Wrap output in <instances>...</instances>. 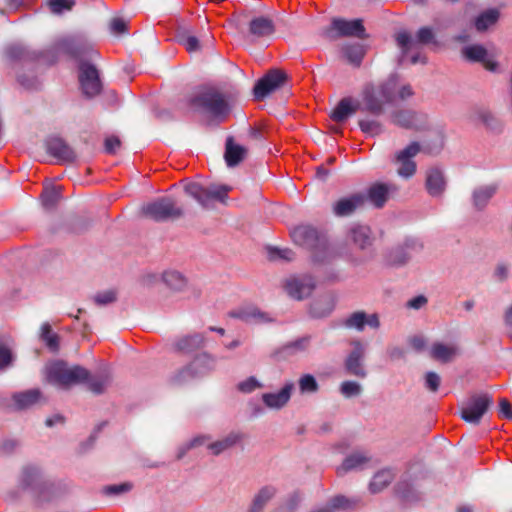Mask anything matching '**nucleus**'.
<instances>
[{"label":"nucleus","mask_w":512,"mask_h":512,"mask_svg":"<svg viewBox=\"0 0 512 512\" xmlns=\"http://www.w3.org/2000/svg\"><path fill=\"white\" fill-rule=\"evenodd\" d=\"M104 146L107 153L115 154L121 146V141L116 136H110L105 139Z\"/></svg>","instance_id":"obj_63"},{"label":"nucleus","mask_w":512,"mask_h":512,"mask_svg":"<svg viewBox=\"0 0 512 512\" xmlns=\"http://www.w3.org/2000/svg\"><path fill=\"white\" fill-rule=\"evenodd\" d=\"M89 378V371L79 365L68 367L63 361H56L47 368V379L50 383L68 388L83 383Z\"/></svg>","instance_id":"obj_5"},{"label":"nucleus","mask_w":512,"mask_h":512,"mask_svg":"<svg viewBox=\"0 0 512 512\" xmlns=\"http://www.w3.org/2000/svg\"><path fill=\"white\" fill-rule=\"evenodd\" d=\"M499 18V12L497 9H489L481 13L476 21L475 27L478 31H485L488 27L493 25Z\"/></svg>","instance_id":"obj_43"},{"label":"nucleus","mask_w":512,"mask_h":512,"mask_svg":"<svg viewBox=\"0 0 512 512\" xmlns=\"http://www.w3.org/2000/svg\"><path fill=\"white\" fill-rule=\"evenodd\" d=\"M294 389L293 382H287L280 391L276 393H265L262 395L264 404L272 409H280L284 407L290 400L292 391Z\"/></svg>","instance_id":"obj_24"},{"label":"nucleus","mask_w":512,"mask_h":512,"mask_svg":"<svg viewBox=\"0 0 512 512\" xmlns=\"http://www.w3.org/2000/svg\"><path fill=\"white\" fill-rule=\"evenodd\" d=\"M205 344V337L200 333H195L191 335H185L177 339L173 347L176 351L189 354L200 348H202Z\"/></svg>","instance_id":"obj_27"},{"label":"nucleus","mask_w":512,"mask_h":512,"mask_svg":"<svg viewBox=\"0 0 512 512\" xmlns=\"http://www.w3.org/2000/svg\"><path fill=\"white\" fill-rule=\"evenodd\" d=\"M84 382L87 383V387L90 392L96 395H100L103 394L107 387L110 385L111 377L108 373L95 376H91L89 373V378Z\"/></svg>","instance_id":"obj_37"},{"label":"nucleus","mask_w":512,"mask_h":512,"mask_svg":"<svg viewBox=\"0 0 512 512\" xmlns=\"http://www.w3.org/2000/svg\"><path fill=\"white\" fill-rule=\"evenodd\" d=\"M314 288L315 282L311 276L293 277L288 279L285 284L288 295L296 300L310 296Z\"/></svg>","instance_id":"obj_16"},{"label":"nucleus","mask_w":512,"mask_h":512,"mask_svg":"<svg viewBox=\"0 0 512 512\" xmlns=\"http://www.w3.org/2000/svg\"><path fill=\"white\" fill-rule=\"evenodd\" d=\"M140 212L146 220L156 222L176 221L184 214L183 208L171 196L159 197L143 204Z\"/></svg>","instance_id":"obj_3"},{"label":"nucleus","mask_w":512,"mask_h":512,"mask_svg":"<svg viewBox=\"0 0 512 512\" xmlns=\"http://www.w3.org/2000/svg\"><path fill=\"white\" fill-rule=\"evenodd\" d=\"M359 109V103L352 99H342L334 108L331 118L336 122H343Z\"/></svg>","instance_id":"obj_30"},{"label":"nucleus","mask_w":512,"mask_h":512,"mask_svg":"<svg viewBox=\"0 0 512 512\" xmlns=\"http://www.w3.org/2000/svg\"><path fill=\"white\" fill-rule=\"evenodd\" d=\"M131 489H132L131 483H121V484H116V485L105 486L103 488V492L106 495H119L122 493H126V492L130 491Z\"/></svg>","instance_id":"obj_60"},{"label":"nucleus","mask_w":512,"mask_h":512,"mask_svg":"<svg viewBox=\"0 0 512 512\" xmlns=\"http://www.w3.org/2000/svg\"><path fill=\"white\" fill-rule=\"evenodd\" d=\"M350 235L353 243L362 250L370 247L374 241L370 226H354Z\"/></svg>","instance_id":"obj_32"},{"label":"nucleus","mask_w":512,"mask_h":512,"mask_svg":"<svg viewBox=\"0 0 512 512\" xmlns=\"http://www.w3.org/2000/svg\"><path fill=\"white\" fill-rule=\"evenodd\" d=\"M299 387L303 393H313L318 390V383L314 376L311 374H305L299 379Z\"/></svg>","instance_id":"obj_52"},{"label":"nucleus","mask_w":512,"mask_h":512,"mask_svg":"<svg viewBox=\"0 0 512 512\" xmlns=\"http://www.w3.org/2000/svg\"><path fill=\"white\" fill-rule=\"evenodd\" d=\"M397 76H391L385 83L375 87L366 85L362 92L363 110L379 116L384 111V105L395 101L393 90L396 88Z\"/></svg>","instance_id":"obj_2"},{"label":"nucleus","mask_w":512,"mask_h":512,"mask_svg":"<svg viewBox=\"0 0 512 512\" xmlns=\"http://www.w3.org/2000/svg\"><path fill=\"white\" fill-rule=\"evenodd\" d=\"M344 53H345L347 60L351 64L358 66V65H360V63L363 59L365 50L362 45L353 44V45L346 46L344 48Z\"/></svg>","instance_id":"obj_47"},{"label":"nucleus","mask_w":512,"mask_h":512,"mask_svg":"<svg viewBox=\"0 0 512 512\" xmlns=\"http://www.w3.org/2000/svg\"><path fill=\"white\" fill-rule=\"evenodd\" d=\"M41 339L45 342L46 346L53 352L59 349V336L52 332L49 323H44L41 326Z\"/></svg>","instance_id":"obj_44"},{"label":"nucleus","mask_w":512,"mask_h":512,"mask_svg":"<svg viewBox=\"0 0 512 512\" xmlns=\"http://www.w3.org/2000/svg\"><path fill=\"white\" fill-rule=\"evenodd\" d=\"M310 345V337L304 336L301 338H298L294 341H290L286 344H284L282 347H280L276 354L281 357H289L296 355L298 353L304 352L307 350V348Z\"/></svg>","instance_id":"obj_33"},{"label":"nucleus","mask_w":512,"mask_h":512,"mask_svg":"<svg viewBox=\"0 0 512 512\" xmlns=\"http://www.w3.org/2000/svg\"><path fill=\"white\" fill-rule=\"evenodd\" d=\"M359 127L362 130V132L369 135H377L382 132L381 123L375 119H360Z\"/></svg>","instance_id":"obj_50"},{"label":"nucleus","mask_w":512,"mask_h":512,"mask_svg":"<svg viewBox=\"0 0 512 512\" xmlns=\"http://www.w3.org/2000/svg\"><path fill=\"white\" fill-rule=\"evenodd\" d=\"M340 391L344 397L351 398L360 395L362 388L355 381H344L341 384Z\"/></svg>","instance_id":"obj_53"},{"label":"nucleus","mask_w":512,"mask_h":512,"mask_svg":"<svg viewBox=\"0 0 512 512\" xmlns=\"http://www.w3.org/2000/svg\"><path fill=\"white\" fill-rule=\"evenodd\" d=\"M393 186L386 183H374L364 192L366 203L370 202L374 207L381 208L388 200V196Z\"/></svg>","instance_id":"obj_23"},{"label":"nucleus","mask_w":512,"mask_h":512,"mask_svg":"<svg viewBox=\"0 0 512 512\" xmlns=\"http://www.w3.org/2000/svg\"><path fill=\"white\" fill-rule=\"evenodd\" d=\"M242 439V434L238 432H231L223 439L210 443L208 449L213 455L218 456L222 452L232 448Z\"/></svg>","instance_id":"obj_34"},{"label":"nucleus","mask_w":512,"mask_h":512,"mask_svg":"<svg viewBox=\"0 0 512 512\" xmlns=\"http://www.w3.org/2000/svg\"><path fill=\"white\" fill-rule=\"evenodd\" d=\"M289 233L296 245L309 250L320 249L325 246V239L319 234L315 226H293Z\"/></svg>","instance_id":"obj_8"},{"label":"nucleus","mask_w":512,"mask_h":512,"mask_svg":"<svg viewBox=\"0 0 512 512\" xmlns=\"http://www.w3.org/2000/svg\"><path fill=\"white\" fill-rule=\"evenodd\" d=\"M499 189L498 183H489L476 187L472 192V204L478 209H484Z\"/></svg>","instance_id":"obj_25"},{"label":"nucleus","mask_w":512,"mask_h":512,"mask_svg":"<svg viewBox=\"0 0 512 512\" xmlns=\"http://www.w3.org/2000/svg\"><path fill=\"white\" fill-rule=\"evenodd\" d=\"M46 146L47 152L59 162H73L76 159L74 150L61 138L48 140Z\"/></svg>","instance_id":"obj_22"},{"label":"nucleus","mask_w":512,"mask_h":512,"mask_svg":"<svg viewBox=\"0 0 512 512\" xmlns=\"http://www.w3.org/2000/svg\"><path fill=\"white\" fill-rule=\"evenodd\" d=\"M354 506V502L348 499L345 496L338 495L331 499L328 509H331L332 512L336 509H350Z\"/></svg>","instance_id":"obj_57"},{"label":"nucleus","mask_w":512,"mask_h":512,"mask_svg":"<svg viewBox=\"0 0 512 512\" xmlns=\"http://www.w3.org/2000/svg\"><path fill=\"white\" fill-rule=\"evenodd\" d=\"M463 57L471 62H480L489 71L497 70V62L495 61L498 53L495 48L487 49L482 45L474 44L463 47Z\"/></svg>","instance_id":"obj_10"},{"label":"nucleus","mask_w":512,"mask_h":512,"mask_svg":"<svg viewBox=\"0 0 512 512\" xmlns=\"http://www.w3.org/2000/svg\"><path fill=\"white\" fill-rule=\"evenodd\" d=\"M368 460L369 459L362 453H353L344 459L341 467L339 468V471L347 472L358 468Z\"/></svg>","instance_id":"obj_45"},{"label":"nucleus","mask_w":512,"mask_h":512,"mask_svg":"<svg viewBox=\"0 0 512 512\" xmlns=\"http://www.w3.org/2000/svg\"><path fill=\"white\" fill-rule=\"evenodd\" d=\"M79 82L83 93L87 97H94L100 93L102 85L97 69L87 63L79 64Z\"/></svg>","instance_id":"obj_11"},{"label":"nucleus","mask_w":512,"mask_h":512,"mask_svg":"<svg viewBox=\"0 0 512 512\" xmlns=\"http://www.w3.org/2000/svg\"><path fill=\"white\" fill-rule=\"evenodd\" d=\"M191 108L208 117L223 120L230 112L226 97L216 89H207L190 100Z\"/></svg>","instance_id":"obj_1"},{"label":"nucleus","mask_w":512,"mask_h":512,"mask_svg":"<svg viewBox=\"0 0 512 512\" xmlns=\"http://www.w3.org/2000/svg\"><path fill=\"white\" fill-rule=\"evenodd\" d=\"M352 345L353 350L346 358L345 368L349 374L364 378L367 375V372L362 364L365 356V348L360 341H354Z\"/></svg>","instance_id":"obj_19"},{"label":"nucleus","mask_w":512,"mask_h":512,"mask_svg":"<svg viewBox=\"0 0 512 512\" xmlns=\"http://www.w3.org/2000/svg\"><path fill=\"white\" fill-rule=\"evenodd\" d=\"M421 151V146L418 142H412L404 149L396 154V159H411Z\"/></svg>","instance_id":"obj_58"},{"label":"nucleus","mask_w":512,"mask_h":512,"mask_svg":"<svg viewBox=\"0 0 512 512\" xmlns=\"http://www.w3.org/2000/svg\"><path fill=\"white\" fill-rule=\"evenodd\" d=\"M394 477L395 475L391 469H383L377 472L370 482V491L372 493L381 492L393 481Z\"/></svg>","instance_id":"obj_38"},{"label":"nucleus","mask_w":512,"mask_h":512,"mask_svg":"<svg viewBox=\"0 0 512 512\" xmlns=\"http://www.w3.org/2000/svg\"><path fill=\"white\" fill-rule=\"evenodd\" d=\"M445 144V134L443 130H437L432 137L424 141L422 150L429 154H438Z\"/></svg>","instance_id":"obj_40"},{"label":"nucleus","mask_w":512,"mask_h":512,"mask_svg":"<svg viewBox=\"0 0 512 512\" xmlns=\"http://www.w3.org/2000/svg\"><path fill=\"white\" fill-rule=\"evenodd\" d=\"M274 31V23L268 17H255L249 23V34L254 39L269 37Z\"/></svg>","instance_id":"obj_28"},{"label":"nucleus","mask_w":512,"mask_h":512,"mask_svg":"<svg viewBox=\"0 0 512 512\" xmlns=\"http://www.w3.org/2000/svg\"><path fill=\"white\" fill-rule=\"evenodd\" d=\"M178 40L189 53L198 52L201 48L198 38L188 31L179 32Z\"/></svg>","instance_id":"obj_46"},{"label":"nucleus","mask_w":512,"mask_h":512,"mask_svg":"<svg viewBox=\"0 0 512 512\" xmlns=\"http://www.w3.org/2000/svg\"><path fill=\"white\" fill-rule=\"evenodd\" d=\"M277 488L272 485L262 487L254 496L249 512H262L266 504L276 495Z\"/></svg>","instance_id":"obj_31"},{"label":"nucleus","mask_w":512,"mask_h":512,"mask_svg":"<svg viewBox=\"0 0 512 512\" xmlns=\"http://www.w3.org/2000/svg\"><path fill=\"white\" fill-rule=\"evenodd\" d=\"M328 36L331 38L335 36H355L363 38L365 36V28L360 19H334L331 23V29L328 31Z\"/></svg>","instance_id":"obj_13"},{"label":"nucleus","mask_w":512,"mask_h":512,"mask_svg":"<svg viewBox=\"0 0 512 512\" xmlns=\"http://www.w3.org/2000/svg\"><path fill=\"white\" fill-rule=\"evenodd\" d=\"M42 398V392L37 388L16 392L12 395V400L17 410H25L31 408L32 406L38 404Z\"/></svg>","instance_id":"obj_26"},{"label":"nucleus","mask_w":512,"mask_h":512,"mask_svg":"<svg viewBox=\"0 0 512 512\" xmlns=\"http://www.w3.org/2000/svg\"><path fill=\"white\" fill-rule=\"evenodd\" d=\"M391 121L406 129L424 130L428 127V118L425 114L411 110H399L391 115Z\"/></svg>","instance_id":"obj_12"},{"label":"nucleus","mask_w":512,"mask_h":512,"mask_svg":"<svg viewBox=\"0 0 512 512\" xmlns=\"http://www.w3.org/2000/svg\"><path fill=\"white\" fill-rule=\"evenodd\" d=\"M246 150L243 146L233 143L231 138L226 141L225 160L229 167L238 165L244 158Z\"/></svg>","instance_id":"obj_36"},{"label":"nucleus","mask_w":512,"mask_h":512,"mask_svg":"<svg viewBox=\"0 0 512 512\" xmlns=\"http://www.w3.org/2000/svg\"><path fill=\"white\" fill-rule=\"evenodd\" d=\"M128 22L122 18H113L110 22V31L115 35L124 34L127 32Z\"/></svg>","instance_id":"obj_61"},{"label":"nucleus","mask_w":512,"mask_h":512,"mask_svg":"<svg viewBox=\"0 0 512 512\" xmlns=\"http://www.w3.org/2000/svg\"><path fill=\"white\" fill-rule=\"evenodd\" d=\"M458 354L457 346L453 344H445L442 342L434 343L429 351L430 357L441 363L451 362Z\"/></svg>","instance_id":"obj_29"},{"label":"nucleus","mask_w":512,"mask_h":512,"mask_svg":"<svg viewBox=\"0 0 512 512\" xmlns=\"http://www.w3.org/2000/svg\"><path fill=\"white\" fill-rule=\"evenodd\" d=\"M7 54L11 59L14 60H24L30 58L31 56L30 52L20 44L11 45L7 49Z\"/></svg>","instance_id":"obj_56"},{"label":"nucleus","mask_w":512,"mask_h":512,"mask_svg":"<svg viewBox=\"0 0 512 512\" xmlns=\"http://www.w3.org/2000/svg\"><path fill=\"white\" fill-rule=\"evenodd\" d=\"M345 327L355 329L359 332L363 331L365 326L371 329L380 327V319L377 313L367 314L365 311H355L351 313L344 322Z\"/></svg>","instance_id":"obj_18"},{"label":"nucleus","mask_w":512,"mask_h":512,"mask_svg":"<svg viewBox=\"0 0 512 512\" xmlns=\"http://www.w3.org/2000/svg\"><path fill=\"white\" fill-rule=\"evenodd\" d=\"M162 280L173 291H183L188 285L187 278L176 270H167L162 274Z\"/></svg>","instance_id":"obj_35"},{"label":"nucleus","mask_w":512,"mask_h":512,"mask_svg":"<svg viewBox=\"0 0 512 512\" xmlns=\"http://www.w3.org/2000/svg\"><path fill=\"white\" fill-rule=\"evenodd\" d=\"M231 187L220 184L204 186L198 182L184 184L185 193L192 197L203 208H212L216 203L224 204L228 199Z\"/></svg>","instance_id":"obj_4"},{"label":"nucleus","mask_w":512,"mask_h":512,"mask_svg":"<svg viewBox=\"0 0 512 512\" xmlns=\"http://www.w3.org/2000/svg\"><path fill=\"white\" fill-rule=\"evenodd\" d=\"M499 412L500 414L507 419H512V406L508 399L501 398L499 401Z\"/></svg>","instance_id":"obj_64"},{"label":"nucleus","mask_w":512,"mask_h":512,"mask_svg":"<svg viewBox=\"0 0 512 512\" xmlns=\"http://www.w3.org/2000/svg\"><path fill=\"white\" fill-rule=\"evenodd\" d=\"M62 187L54 184L44 186L41 202L45 208H53L61 199Z\"/></svg>","instance_id":"obj_39"},{"label":"nucleus","mask_w":512,"mask_h":512,"mask_svg":"<svg viewBox=\"0 0 512 512\" xmlns=\"http://www.w3.org/2000/svg\"><path fill=\"white\" fill-rule=\"evenodd\" d=\"M393 94L396 100H406L410 98L414 92L409 84L402 83L397 79L396 88L393 90Z\"/></svg>","instance_id":"obj_55"},{"label":"nucleus","mask_w":512,"mask_h":512,"mask_svg":"<svg viewBox=\"0 0 512 512\" xmlns=\"http://www.w3.org/2000/svg\"><path fill=\"white\" fill-rule=\"evenodd\" d=\"M237 387L238 390L243 393H250L254 391L256 388L260 387V384L258 383L255 377L251 376L246 380L240 382Z\"/></svg>","instance_id":"obj_62"},{"label":"nucleus","mask_w":512,"mask_h":512,"mask_svg":"<svg viewBox=\"0 0 512 512\" xmlns=\"http://www.w3.org/2000/svg\"><path fill=\"white\" fill-rule=\"evenodd\" d=\"M441 384V377L434 371L426 372L424 375V387L432 393L439 390Z\"/></svg>","instance_id":"obj_51"},{"label":"nucleus","mask_w":512,"mask_h":512,"mask_svg":"<svg viewBox=\"0 0 512 512\" xmlns=\"http://www.w3.org/2000/svg\"><path fill=\"white\" fill-rule=\"evenodd\" d=\"M447 186L446 177L440 167L433 166L427 169L425 188L428 194L433 198L441 197Z\"/></svg>","instance_id":"obj_17"},{"label":"nucleus","mask_w":512,"mask_h":512,"mask_svg":"<svg viewBox=\"0 0 512 512\" xmlns=\"http://www.w3.org/2000/svg\"><path fill=\"white\" fill-rule=\"evenodd\" d=\"M396 40L397 44L402 49L404 59L407 58L409 53L416 48L417 44L436 43L435 34L429 27L420 28L417 31L415 38H412L407 32H400L397 34Z\"/></svg>","instance_id":"obj_9"},{"label":"nucleus","mask_w":512,"mask_h":512,"mask_svg":"<svg viewBox=\"0 0 512 512\" xmlns=\"http://www.w3.org/2000/svg\"><path fill=\"white\" fill-rule=\"evenodd\" d=\"M396 162L400 165L397 169L399 176L403 178H410L416 172V163L411 159H396Z\"/></svg>","instance_id":"obj_49"},{"label":"nucleus","mask_w":512,"mask_h":512,"mask_svg":"<svg viewBox=\"0 0 512 512\" xmlns=\"http://www.w3.org/2000/svg\"><path fill=\"white\" fill-rule=\"evenodd\" d=\"M39 470L34 466H26L22 470L21 485L27 488L32 485L34 480L38 477Z\"/></svg>","instance_id":"obj_54"},{"label":"nucleus","mask_w":512,"mask_h":512,"mask_svg":"<svg viewBox=\"0 0 512 512\" xmlns=\"http://www.w3.org/2000/svg\"><path fill=\"white\" fill-rule=\"evenodd\" d=\"M230 316L242 320L245 323L264 324L274 321V318L268 312L260 310L256 306H245L236 311H232Z\"/></svg>","instance_id":"obj_20"},{"label":"nucleus","mask_w":512,"mask_h":512,"mask_svg":"<svg viewBox=\"0 0 512 512\" xmlns=\"http://www.w3.org/2000/svg\"><path fill=\"white\" fill-rule=\"evenodd\" d=\"M408 249L420 250L422 249V244L415 240H407L403 246L396 247L389 252L387 264L394 267L405 265L410 259V255L407 252Z\"/></svg>","instance_id":"obj_21"},{"label":"nucleus","mask_w":512,"mask_h":512,"mask_svg":"<svg viewBox=\"0 0 512 512\" xmlns=\"http://www.w3.org/2000/svg\"><path fill=\"white\" fill-rule=\"evenodd\" d=\"M366 204V196L364 192H356L337 200L332 211L336 216H349Z\"/></svg>","instance_id":"obj_14"},{"label":"nucleus","mask_w":512,"mask_h":512,"mask_svg":"<svg viewBox=\"0 0 512 512\" xmlns=\"http://www.w3.org/2000/svg\"><path fill=\"white\" fill-rule=\"evenodd\" d=\"M266 255L268 260L272 262H289L295 259L294 252L289 248H278L274 246H268L266 248Z\"/></svg>","instance_id":"obj_41"},{"label":"nucleus","mask_w":512,"mask_h":512,"mask_svg":"<svg viewBox=\"0 0 512 512\" xmlns=\"http://www.w3.org/2000/svg\"><path fill=\"white\" fill-rule=\"evenodd\" d=\"M74 2L72 0H49L50 10L55 14H60L65 10H70Z\"/></svg>","instance_id":"obj_59"},{"label":"nucleus","mask_w":512,"mask_h":512,"mask_svg":"<svg viewBox=\"0 0 512 512\" xmlns=\"http://www.w3.org/2000/svg\"><path fill=\"white\" fill-rule=\"evenodd\" d=\"M285 81V74L279 70H271L257 81L253 93L256 99H263L277 89Z\"/></svg>","instance_id":"obj_15"},{"label":"nucleus","mask_w":512,"mask_h":512,"mask_svg":"<svg viewBox=\"0 0 512 512\" xmlns=\"http://www.w3.org/2000/svg\"><path fill=\"white\" fill-rule=\"evenodd\" d=\"M117 291L115 289H109L102 292H97L93 296V300L98 306H105L114 303L117 300Z\"/></svg>","instance_id":"obj_48"},{"label":"nucleus","mask_w":512,"mask_h":512,"mask_svg":"<svg viewBox=\"0 0 512 512\" xmlns=\"http://www.w3.org/2000/svg\"><path fill=\"white\" fill-rule=\"evenodd\" d=\"M214 367V359L209 354L202 353L196 356L187 366L178 370L172 381L176 385H183L208 374Z\"/></svg>","instance_id":"obj_6"},{"label":"nucleus","mask_w":512,"mask_h":512,"mask_svg":"<svg viewBox=\"0 0 512 512\" xmlns=\"http://www.w3.org/2000/svg\"><path fill=\"white\" fill-rule=\"evenodd\" d=\"M492 403L488 394L473 395L462 405L460 416L465 422L478 425Z\"/></svg>","instance_id":"obj_7"},{"label":"nucleus","mask_w":512,"mask_h":512,"mask_svg":"<svg viewBox=\"0 0 512 512\" xmlns=\"http://www.w3.org/2000/svg\"><path fill=\"white\" fill-rule=\"evenodd\" d=\"M468 118L473 123H482L486 126H491L494 118L491 112L485 107H474L470 110Z\"/></svg>","instance_id":"obj_42"}]
</instances>
